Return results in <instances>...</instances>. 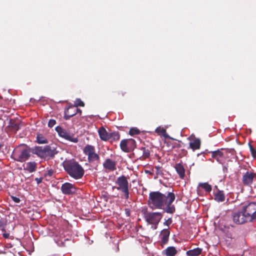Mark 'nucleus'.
<instances>
[{
    "instance_id": "nucleus-1",
    "label": "nucleus",
    "mask_w": 256,
    "mask_h": 256,
    "mask_svg": "<svg viewBox=\"0 0 256 256\" xmlns=\"http://www.w3.org/2000/svg\"><path fill=\"white\" fill-rule=\"evenodd\" d=\"M174 200L175 195L172 192L166 195L160 192H152L149 194L148 205L152 210L162 209L166 213L172 214L176 210L172 204Z\"/></svg>"
},
{
    "instance_id": "nucleus-2",
    "label": "nucleus",
    "mask_w": 256,
    "mask_h": 256,
    "mask_svg": "<svg viewBox=\"0 0 256 256\" xmlns=\"http://www.w3.org/2000/svg\"><path fill=\"white\" fill-rule=\"evenodd\" d=\"M64 170L72 178L78 180L81 178L84 174V170L78 162L70 160L63 162Z\"/></svg>"
},
{
    "instance_id": "nucleus-3",
    "label": "nucleus",
    "mask_w": 256,
    "mask_h": 256,
    "mask_svg": "<svg viewBox=\"0 0 256 256\" xmlns=\"http://www.w3.org/2000/svg\"><path fill=\"white\" fill-rule=\"evenodd\" d=\"M30 152H32L28 147L20 146L14 150L12 158L16 161L24 162L30 157Z\"/></svg>"
},
{
    "instance_id": "nucleus-4",
    "label": "nucleus",
    "mask_w": 256,
    "mask_h": 256,
    "mask_svg": "<svg viewBox=\"0 0 256 256\" xmlns=\"http://www.w3.org/2000/svg\"><path fill=\"white\" fill-rule=\"evenodd\" d=\"M163 216V214L160 212H146L144 214V218L148 224H151V228L156 230L158 225Z\"/></svg>"
},
{
    "instance_id": "nucleus-5",
    "label": "nucleus",
    "mask_w": 256,
    "mask_h": 256,
    "mask_svg": "<svg viewBox=\"0 0 256 256\" xmlns=\"http://www.w3.org/2000/svg\"><path fill=\"white\" fill-rule=\"evenodd\" d=\"M116 186H113L119 191L124 193L126 199L129 198L128 182L126 178L124 176H121L117 178L116 180Z\"/></svg>"
},
{
    "instance_id": "nucleus-6",
    "label": "nucleus",
    "mask_w": 256,
    "mask_h": 256,
    "mask_svg": "<svg viewBox=\"0 0 256 256\" xmlns=\"http://www.w3.org/2000/svg\"><path fill=\"white\" fill-rule=\"evenodd\" d=\"M246 216L248 222H252L256 219V203L251 202L244 206L242 209Z\"/></svg>"
},
{
    "instance_id": "nucleus-7",
    "label": "nucleus",
    "mask_w": 256,
    "mask_h": 256,
    "mask_svg": "<svg viewBox=\"0 0 256 256\" xmlns=\"http://www.w3.org/2000/svg\"><path fill=\"white\" fill-rule=\"evenodd\" d=\"M56 130L57 132L60 136L66 140L75 143L78 142V138L74 137V135L68 130L62 128L60 126H58L56 128Z\"/></svg>"
},
{
    "instance_id": "nucleus-8",
    "label": "nucleus",
    "mask_w": 256,
    "mask_h": 256,
    "mask_svg": "<svg viewBox=\"0 0 256 256\" xmlns=\"http://www.w3.org/2000/svg\"><path fill=\"white\" fill-rule=\"evenodd\" d=\"M232 220L233 222L238 224H242L248 222L242 210L233 213Z\"/></svg>"
},
{
    "instance_id": "nucleus-9",
    "label": "nucleus",
    "mask_w": 256,
    "mask_h": 256,
    "mask_svg": "<svg viewBox=\"0 0 256 256\" xmlns=\"http://www.w3.org/2000/svg\"><path fill=\"white\" fill-rule=\"evenodd\" d=\"M61 190L64 194H70L76 192L74 186L69 182H66L62 184Z\"/></svg>"
},
{
    "instance_id": "nucleus-10",
    "label": "nucleus",
    "mask_w": 256,
    "mask_h": 256,
    "mask_svg": "<svg viewBox=\"0 0 256 256\" xmlns=\"http://www.w3.org/2000/svg\"><path fill=\"white\" fill-rule=\"evenodd\" d=\"M78 112H81V110L78 108L70 106L66 110H65L64 118L66 120H68L70 118L76 115Z\"/></svg>"
},
{
    "instance_id": "nucleus-11",
    "label": "nucleus",
    "mask_w": 256,
    "mask_h": 256,
    "mask_svg": "<svg viewBox=\"0 0 256 256\" xmlns=\"http://www.w3.org/2000/svg\"><path fill=\"white\" fill-rule=\"evenodd\" d=\"M58 153L54 147L50 146H44V158H51Z\"/></svg>"
},
{
    "instance_id": "nucleus-12",
    "label": "nucleus",
    "mask_w": 256,
    "mask_h": 256,
    "mask_svg": "<svg viewBox=\"0 0 256 256\" xmlns=\"http://www.w3.org/2000/svg\"><path fill=\"white\" fill-rule=\"evenodd\" d=\"M116 162L110 158L106 159L103 164L104 168L109 171L112 172L116 170Z\"/></svg>"
},
{
    "instance_id": "nucleus-13",
    "label": "nucleus",
    "mask_w": 256,
    "mask_h": 256,
    "mask_svg": "<svg viewBox=\"0 0 256 256\" xmlns=\"http://www.w3.org/2000/svg\"><path fill=\"white\" fill-rule=\"evenodd\" d=\"M255 174L252 172H246L243 176L242 181L244 184L250 185L253 181Z\"/></svg>"
},
{
    "instance_id": "nucleus-14",
    "label": "nucleus",
    "mask_w": 256,
    "mask_h": 256,
    "mask_svg": "<svg viewBox=\"0 0 256 256\" xmlns=\"http://www.w3.org/2000/svg\"><path fill=\"white\" fill-rule=\"evenodd\" d=\"M32 152L40 158H44V146H35L32 149Z\"/></svg>"
},
{
    "instance_id": "nucleus-15",
    "label": "nucleus",
    "mask_w": 256,
    "mask_h": 256,
    "mask_svg": "<svg viewBox=\"0 0 256 256\" xmlns=\"http://www.w3.org/2000/svg\"><path fill=\"white\" fill-rule=\"evenodd\" d=\"M174 168L180 178L184 179L185 176V169L184 166L181 164L178 163L175 165Z\"/></svg>"
},
{
    "instance_id": "nucleus-16",
    "label": "nucleus",
    "mask_w": 256,
    "mask_h": 256,
    "mask_svg": "<svg viewBox=\"0 0 256 256\" xmlns=\"http://www.w3.org/2000/svg\"><path fill=\"white\" fill-rule=\"evenodd\" d=\"M24 170L30 172H32L36 171V163L34 162H28L24 164Z\"/></svg>"
},
{
    "instance_id": "nucleus-17",
    "label": "nucleus",
    "mask_w": 256,
    "mask_h": 256,
    "mask_svg": "<svg viewBox=\"0 0 256 256\" xmlns=\"http://www.w3.org/2000/svg\"><path fill=\"white\" fill-rule=\"evenodd\" d=\"M100 138L104 141H108L110 133L108 132L104 127H100L98 130Z\"/></svg>"
},
{
    "instance_id": "nucleus-18",
    "label": "nucleus",
    "mask_w": 256,
    "mask_h": 256,
    "mask_svg": "<svg viewBox=\"0 0 256 256\" xmlns=\"http://www.w3.org/2000/svg\"><path fill=\"white\" fill-rule=\"evenodd\" d=\"M202 252V249L199 248L187 251L186 254L188 256H198Z\"/></svg>"
},
{
    "instance_id": "nucleus-19",
    "label": "nucleus",
    "mask_w": 256,
    "mask_h": 256,
    "mask_svg": "<svg viewBox=\"0 0 256 256\" xmlns=\"http://www.w3.org/2000/svg\"><path fill=\"white\" fill-rule=\"evenodd\" d=\"M200 146V141L199 139L198 138L194 139V140L190 142V148L194 150L199 149Z\"/></svg>"
},
{
    "instance_id": "nucleus-20",
    "label": "nucleus",
    "mask_w": 256,
    "mask_h": 256,
    "mask_svg": "<svg viewBox=\"0 0 256 256\" xmlns=\"http://www.w3.org/2000/svg\"><path fill=\"white\" fill-rule=\"evenodd\" d=\"M120 138V136L119 133L116 132H114L110 133L108 140L110 142H116Z\"/></svg>"
},
{
    "instance_id": "nucleus-21",
    "label": "nucleus",
    "mask_w": 256,
    "mask_h": 256,
    "mask_svg": "<svg viewBox=\"0 0 256 256\" xmlns=\"http://www.w3.org/2000/svg\"><path fill=\"white\" fill-rule=\"evenodd\" d=\"M166 256H174L176 253L175 248L173 246L168 247L163 252Z\"/></svg>"
},
{
    "instance_id": "nucleus-22",
    "label": "nucleus",
    "mask_w": 256,
    "mask_h": 256,
    "mask_svg": "<svg viewBox=\"0 0 256 256\" xmlns=\"http://www.w3.org/2000/svg\"><path fill=\"white\" fill-rule=\"evenodd\" d=\"M128 140H123L121 141L120 146L122 150L124 152H128L130 151V148L128 146Z\"/></svg>"
},
{
    "instance_id": "nucleus-23",
    "label": "nucleus",
    "mask_w": 256,
    "mask_h": 256,
    "mask_svg": "<svg viewBox=\"0 0 256 256\" xmlns=\"http://www.w3.org/2000/svg\"><path fill=\"white\" fill-rule=\"evenodd\" d=\"M211 153L212 158H216L219 163H221V162L219 160V158L223 156L222 152L220 150H217L212 152Z\"/></svg>"
},
{
    "instance_id": "nucleus-24",
    "label": "nucleus",
    "mask_w": 256,
    "mask_h": 256,
    "mask_svg": "<svg viewBox=\"0 0 256 256\" xmlns=\"http://www.w3.org/2000/svg\"><path fill=\"white\" fill-rule=\"evenodd\" d=\"M214 200L218 202H222L225 200V196L222 191H218L214 195Z\"/></svg>"
},
{
    "instance_id": "nucleus-25",
    "label": "nucleus",
    "mask_w": 256,
    "mask_h": 256,
    "mask_svg": "<svg viewBox=\"0 0 256 256\" xmlns=\"http://www.w3.org/2000/svg\"><path fill=\"white\" fill-rule=\"evenodd\" d=\"M155 132L158 134H160L162 136L165 138H168L169 136L167 134L166 132V130L164 128L158 126V127L156 130Z\"/></svg>"
},
{
    "instance_id": "nucleus-26",
    "label": "nucleus",
    "mask_w": 256,
    "mask_h": 256,
    "mask_svg": "<svg viewBox=\"0 0 256 256\" xmlns=\"http://www.w3.org/2000/svg\"><path fill=\"white\" fill-rule=\"evenodd\" d=\"M84 153L86 155H89L90 154H91L92 152L94 151V146H91V145H86L84 148Z\"/></svg>"
},
{
    "instance_id": "nucleus-27",
    "label": "nucleus",
    "mask_w": 256,
    "mask_h": 256,
    "mask_svg": "<svg viewBox=\"0 0 256 256\" xmlns=\"http://www.w3.org/2000/svg\"><path fill=\"white\" fill-rule=\"evenodd\" d=\"M170 234V231L168 229H164L162 231V240L164 242H166L168 240Z\"/></svg>"
},
{
    "instance_id": "nucleus-28",
    "label": "nucleus",
    "mask_w": 256,
    "mask_h": 256,
    "mask_svg": "<svg viewBox=\"0 0 256 256\" xmlns=\"http://www.w3.org/2000/svg\"><path fill=\"white\" fill-rule=\"evenodd\" d=\"M36 142L40 144H47L48 142L47 139L40 134H37Z\"/></svg>"
},
{
    "instance_id": "nucleus-29",
    "label": "nucleus",
    "mask_w": 256,
    "mask_h": 256,
    "mask_svg": "<svg viewBox=\"0 0 256 256\" xmlns=\"http://www.w3.org/2000/svg\"><path fill=\"white\" fill-rule=\"evenodd\" d=\"M88 156V160L90 162H93L94 161L97 160L99 158L98 155L96 154L94 151L92 152L91 154H90Z\"/></svg>"
},
{
    "instance_id": "nucleus-30",
    "label": "nucleus",
    "mask_w": 256,
    "mask_h": 256,
    "mask_svg": "<svg viewBox=\"0 0 256 256\" xmlns=\"http://www.w3.org/2000/svg\"><path fill=\"white\" fill-rule=\"evenodd\" d=\"M199 186L204 188L206 192H210L212 190V186L206 182L200 183Z\"/></svg>"
},
{
    "instance_id": "nucleus-31",
    "label": "nucleus",
    "mask_w": 256,
    "mask_h": 256,
    "mask_svg": "<svg viewBox=\"0 0 256 256\" xmlns=\"http://www.w3.org/2000/svg\"><path fill=\"white\" fill-rule=\"evenodd\" d=\"M154 172H156V174L157 176H162L163 174L162 170V168L160 166H155L154 168Z\"/></svg>"
},
{
    "instance_id": "nucleus-32",
    "label": "nucleus",
    "mask_w": 256,
    "mask_h": 256,
    "mask_svg": "<svg viewBox=\"0 0 256 256\" xmlns=\"http://www.w3.org/2000/svg\"><path fill=\"white\" fill-rule=\"evenodd\" d=\"M128 146L130 147V150H134L136 146L135 140L133 139H128Z\"/></svg>"
},
{
    "instance_id": "nucleus-33",
    "label": "nucleus",
    "mask_w": 256,
    "mask_h": 256,
    "mask_svg": "<svg viewBox=\"0 0 256 256\" xmlns=\"http://www.w3.org/2000/svg\"><path fill=\"white\" fill-rule=\"evenodd\" d=\"M140 133V130L136 128H132L129 131V134L131 136L138 134Z\"/></svg>"
},
{
    "instance_id": "nucleus-34",
    "label": "nucleus",
    "mask_w": 256,
    "mask_h": 256,
    "mask_svg": "<svg viewBox=\"0 0 256 256\" xmlns=\"http://www.w3.org/2000/svg\"><path fill=\"white\" fill-rule=\"evenodd\" d=\"M74 107L78 108V106H84V102L80 99L76 98L74 102Z\"/></svg>"
},
{
    "instance_id": "nucleus-35",
    "label": "nucleus",
    "mask_w": 256,
    "mask_h": 256,
    "mask_svg": "<svg viewBox=\"0 0 256 256\" xmlns=\"http://www.w3.org/2000/svg\"><path fill=\"white\" fill-rule=\"evenodd\" d=\"M56 124V120H54V119H50L48 121V126L50 128H52Z\"/></svg>"
},
{
    "instance_id": "nucleus-36",
    "label": "nucleus",
    "mask_w": 256,
    "mask_h": 256,
    "mask_svg": "<svg viewBox=\"0 0 256 256\" xmlns=\"http://www.w3.org/2000/svg\"><path fill=\"white\" fill-rule=\"evenodd\" d=\"M6 221L5 218L0 219V228H2V230H4V226L6 224Z\"/></svg>"
},
{
    "instance_id": "nucleus-37",
    "label": "nucleus",
    "mask_w": 256,
    "mask_h": 256,
    "mask_svg": "<svg viewBox=\"0 0 256 256\" xmlns=\"http://www.w3.org/2000/svg\"><path fill=\"white\" fill-rule=\"evenodd\" d=\"M54 174V170L52 169H50L48 170L46 172L44 173V176H51Z\"/></svg>"
},
{
    "instance_id": "nucleus-38",
    "label": "nucleus",
    "mask_w": 256,
    "mask_h": 256,
    "mask_svg": "<svg viewBox=\"0 0 256 256\" xmlns=\"http://www.w3.org/2000/svg\"><path fill=\"white\" fill-rule=\"evenodd\" d=\"M172 222V219L170 218H169L168 219L166 220L164 222V224L166 225V226H168L170 224H171Z\"/></svg>"
},
{
    "instance_id": "nucleus-39",
    "label": "nucleus",
    "mask_w": 256,
    "mask_h": 256,
    "mask_svg": "<svg viewBox=\"0 0 256 256\" xmlns=\"http://www.w3.org/2000/svg\"><path fill=\"white\" fill-rule=\"evenodd\" d=\"M12 198L13 200V201L16 203H18L20 202V198L16 196H12Z\"/></svg>"
},
{
    "instance_id": "nucleus-40",
    "label": "nucleus",
    "mask_w": 256,
    "mask_h": 256,
    "mask_svg": "<svg viewBox=\"0 0 256 256\" xmlns=\"http://www.w3.org/2000/svg\"><path fill=\"white\" fill-rule=\"evenodd\" d=\"M144 154L146 156H150V152L148 150H146L145 148H144Z\"/></svg>"
},
{
    "instance_id": "nucleus-41",
    "label": "nucleus",
    "mask_w": 256,
    "mask_h": 256,
    "mask_svg": "<svg viewBox=\"0 0 256 256\" xmlns=\"http://www.w3.org/2000/svg\"><path fill=\"white\" fill-rule=\"evenodd\" d=\"M2 234H3V236L6 238H8L10 236V234L8 233H6V232H4Z\"/></svg>"
},
{
    "instance_id": "nucleus-42",
    "label": "nucleus",
    "mask_w": 256,
    "mask_h": 256,
    "mask_svg": "<svg viewBox=\"0 0 256 256\" xmlns=\"http://www.w3.org/2000/svg\"><path fill=\"white\" fill-rule=\"evenodd\" d=\"M223 171L224 172H228V166H223Z\"/></svg>"
},
{
    "instance_id": "nucleus-43",
    "label": "nucleus",
    "mask_w": 256,
    "mask_h": 256,
    "mask_svg": "<svg viewBox=\"0 0 256 256\" xmlns=\"http://www.w3.org/2000/svg\"><path fill=\"white\" fill-rule=\"evenodd\" d=\"M36 181L37 182L38 184H40L42 182V178H36L35 179Z\"/></svg>"
}]
</instances>
